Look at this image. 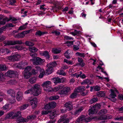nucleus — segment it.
<instances>
[{"label":"nucleus","mask_w":123,"mask_h":123,"mask_svg":"<svg viewBox=\"0 0 123 123\" xmlns=\"http://www.w3.org/2000/svg\"><path fill=\"white\" fill-rule=\"evenodd\" d=\"M41 93V89L40 86L38 84H36L33 87L30 89L28 90L25 92L26 94L31 93L34 96H37Z\"/></svg>","instance_id":"nucleus-1"},{"label":"nucleus","mask_w":123,"mask_h":123,"mask_svg":"<svg viewBox=\"0 0 123 123\" xmlns=\"http://www.w3.org/2000/svg\"><path fill=\"white\" fill-rule=\"evenodd\" d=\"M51 84L50 81H46L43 82L42 85V86L43 87L44 90L46 92H51L52 88L50 86Z\"/></svg>","instance_id":"nucleus-2"},{"label":"nucleus","mask_w":123,"mask_h":123,"mask_svg":"<svg viewBox=\"0 0 123 123\" xmlns=\"http://www.w3.org/2000/svg\"><path fill=\"white\" fill-rule=\"evenodd\" d=\"M101 105L99 104H96L95 105L93 106L91 108V109L89 110V115H91L92 114H93L96 112V110L99 109L100 108Z\"/></svg>","instance_id":"nucleus-3"},{"label":"nucleus","mask_w":123,"mask_h":123,"mask_svg":"<svg viewBox=\"0 0 123 123\" xmlns=\"http://www.w3.org/2000/svg\"><path fill=\"white\" fill-rule=\"evenodd\" d=\"M31 60L33 62V65H35L40 64L44 62V60L38 57L35 58L34 59Z\"/></svg>","instance_id":"nucleus-4"},{"label":"nucleus","mask_w":123,"mask_h":123,"mask_svg":"<svg viewBox=\"0 0 123 123\" xmlns=\"http://www.w3.org/2000/svg\"><path fill=\"white\" fill-rule=\"evenodd\" d=\"M71 90L70 87L66 86L64 87L62 90L59 92V94L60 95H68Z\"/></svg>","instance_id":"nucleus-5"},{"label":"nucleus","mask_w":123,"mask_h":123,"mask_svg":"<svg viewBox=\"0 0 123 123\" xmlns=\"http://www.w3.org/2000/svg\"><path fill=\"white\" fill-rule=\"evenodd\" d=\"M20 57L21 56L20 55L16 54L13 56H10L9 58V59L12 62H15L18 60Z\"/></svg>","instance_id":"nucleus-6"},{"label":"nucleus","mask_w":123,"mask_h":123,"mask_svg":"<svg viewBox=\"0 0 123 123\" xmlns=\"http://www.w3.org/2000/svg\"><path fill=\"white\" fill-rule=\"evenodd\" d=\"M110 90L111 92L110 95V97L111 98V100L112 102H115L116 100V99L115 98V97H116V95L113 89H111Z\"/></svg>","instance_id":"nucleus-7"},{"label":"nucleus","mask_w":123,"mask_h":123,"mask_svg":"<svg viewBox=\"0 0 123 123\" xmlns=\"http://www.w3.org/2000/svg\"><path fill=\"white\" fill-rule=\"evenodd\" d=\"M5 74L6 76L11 78L15 76L16 73L13 71L9 70Z\"/></svg>","instance_id":"nucleus-8"},{"label":"nucleus","mask_w":123,"mask_h":123,"mask_svg":"<svg viewBox=\"0 0 123 123\" xmlns=\"http://www.w3.org/2000/svg\"><path fill=\"white\" fill-rule=\"evenodd\" d=\"M29 32V31H24L21 33L18 34L17 35L15 36L16 38H20L24 37L25 36V35L28 33Z\"/></svg>","instance_id":"nucleus-9"},{"label":"nucleus","mask_w":123,"mask_h":123,"mask_svg":"<svg viewBox=\"0 0 123 123\" xmlns=\"http://www.w3.org/2000/svg\"><path fill=\"white\" fill-rule=\"evenodd\" d=\"M64 106L66 107L69 111L72 110L73 107V104L70 101L66 103L64 105Z\"/></svg>","instance_id":"nucleus-10"},{"label":"nucleus","mask_w":123,"mask_h":123,"mask_svg":"<svg viewBox=\"0 0 123 123\" xmlns=\"http://www.w3.org/2000/svg\"><path fill=\"white\" fill-rule=\"evenodd\" d=\"M30 104L32 106V107L33 108H34L37 106V99L35 97L30 100Z\"/></svg>","instance_id":"nucleus-11"},{"label":"nucleus","mask_w":123,"mask_h":123,"mask_svg":"<svg viewBox=\"0 0 123 123\" xmlns=\"http://www.w3.org/2000/svg\"><path fill=\"white\" fill-rule=\"evenodd\" d=\"M65 80V79L64 78L60 79L59 77L54 78L52 79V81L55 84L61 83V80Z\"/></svg>","instance_id":"nucleus-12"},{"label":"nucleus","mask_w":123,"mask_h":123,"mask_svg":"<svg viewBox=\"0 0 123 123\" xmlns=\"http://www.w3.org/2000/svg\"><path fill=\"white\" fill-rule=\"evenodd\" d=\"M85 116L84 115H82L77 120L75 123H82L85 120Z\"/></svg>","instance_id":"nucleus-13"},{"label":"nucleus","mask_w":123,"mask_h":123,"mask_svg":"<svg viewBox=\"0 0 123 123\" xmlns=\"http://www.w3.org/2000/svg\"><path fill=\"white\" fill-rule=\"evenodd\" d=\"M62 121H63V123H68L69 120L68 118H66L64 116L61 117L58 121V122L60 123Z\"/></svg>","instance_id":"nucleus-14"},{"label":"nucleus","mask_w":123,"mask_h":123,"mask_svg":"<svg viewBox=\"0 0 123 123\" xmlns=\"http://www.w3.org/2000/svg\"><path fill=\"white\" fill-rule=\"evenodd\" d=\"M63 88V86L62 85H59L54 88H52V91L55 92L58 91V93L59 94V92Z\"/></svg>","instance_id":"nucleus-15"},{"label":"nucleus","mask_w":123,"mask_h":123,"mask_svg":"<svg viewBox=\"0 0 123 123\" xmlns=\"http://www.w3.org/2000/svg\"><path fill=\"white\" fill-rule=\"evenodd\" d=\"M23 96V93L21 92H18L16 96V99L18 101H20L22 99Z\"/></svg>","instance_id":"nucleus-16"},{"label":"nucleus","mask_w":123,"mask_h":123,"mask_svg":"<svg viewBox=\"0 0 123 123\" xmlns=\"http://www.w3.org/2000/svg\"><path fill=\"white\" fill-rule=\"evenodd\" d=\"M16 121L17 122L20 123L21 122H26L28 121V120L24 118L21 117L17 118Z\"/></svg>","instance_id":"nucleus-17"},{"label":"nucleus","mask_w":123,"mask_h":123,"mask_svg":"<svg viewBox=\"0 0 123 123\" xmlns=\"http://www.w3.org/2000/svg\"><path fill=\"white\" fill-rule=\"evenodd\" d=\"M71 51L68 50L65 52L64 54V55L66 58L69 59L71 57Z\"/></svg>","instance_id":"nucleus-18"},{"label":"nucleus","mask_w":123,"mask_h":123,"mask_svg":"<svg viewBox=\"0 0 123 123\" xmlns=\"http://www.w3.org/2000/svg\"><path fill=\"white\" fill-rule=\"evenodd\" d=\"M85 89V87L83 86H80L78 87L77 89H76V91L78 93L79 92H83Z\"/></svg>","instance_id":"nucleus-19"},{"label":"nucleus","mask_w":123,"mask_h":123,"mask_svg":"<svg viewBox=\"0 0 123 123\" xmlns=\"http://www.w3.org/2000/svg\"><path fill=\"white\" fill-rule=\"evenodd\" d=\"M56 65V62L54 61V62H51L49 64H48L47 65V66L48 67L52 68H53Z\"/></svg>","instance_id":"nucleus-20"},{"label":"nucleus","mask_w":123,"mask_h":123,"mask_svg":"<svg viewBox=\"0 0 123 123\" xmlns=\"http://www.w3.org/2000/svg\"><path fill=\"white\" fill-rule=\"evenodd\" d=\"M92 83L88 79H86L81 82V85L86 84H92Z\"/></svg>","instance_id":"nucleus-21"},{"label":"nucleus","mask_w":123,"mask_h":123,"mask_svg":"<svg viewBox=\"0 0 123 123\" xmlns=\"http://www.w3.org/2000/svg\"><path fill=\"white\" fill-rule=\"evenodd\" d=\"M7 93L12 97L14 98L15 96V93L12 90H10L7 91Z\"/></svg>","instance_id":"nucleus-22"},{"label":"nucleus","mask_w":123,"mask_h":123,"mask_svg":"<svg viewBox=\"0 0 123 123\" xmlns=\"http://www.w3.org/2000/svg\"><path fill=\"white\" fill-rule=\"evenodd\" d=\"M29 50L31 52L34 53L37 52L38 50V49L35 47H29Z\"/></svg>","instance_id":"nucleus-23"},{"label":"nucleus","mask_w":123,"mask_h":123,"mask_svg":"<svg viewBox=\"0 0 123 123\" xmlns=\"http://www.w3.org/2000/svg\"><path fill=\"white\" fill-rule=\"evenodd\" d=\"M27 64V63L26 62H21L19 63L17 65V66L18 67H22L25 66V65Z\"/></svg>","instance_id":"nucleus-24"},{"label":"nucleus","mask_w":123,"mask_h":123,"mask_svg":"<svg viewBox=\"0 0 123 123\" xmlns=\"http://www.w3.org/2000/svg\"><path fill=\"white\" fill-rule=\"evenodd\" d=\"M59 97V96L57 95L53 96L50 97L49 99L50 100H55L58 99Z\"/></svg>","instance_id":"nucleus-25"},{"label":"nucleus","mask_w":123,"mask_h":123,"mask_svg":"<svg viewBox=\"0 0 123 123\" xmlns=\"http://www.w3.org/2000/svg\"><path fill=\"white\" fill-rule=\"evenodd\" d=\"M41 54L42 55H43L47 58H49V52L47 51H45L42 52Z\"/></svg>","instance_id":"nucleus-26"},{"label":"nucleus","mask_w":123,"mask_h":123,"mask_svg":"<svg viewBox=\"0 0 123 123\" xmlns=\"http://www.w3.org/2000/svg\"><path fill=\"white\" fill-rule=\"evenodd\" d=\"M36 68L37 70L34 69L32 70V72L33 74H36L37 73L38 71L40 70V68L39 67H36Z\"/></svg>","instance_id":"nucleus-27"},{"label":"nucleus","mask_w":123,"mask_h":123,"mask_svg":"<svg viewBox=\"0 0 123 123\" xmlns=\"http://www.w3.org/2000/svg\"><path fill=\"white\" fill-rule=\"evenodd\" d=\"M83 109V108L82 107H81L79 108L74 111V114L75 115L78 114L82 111Z\"/></svg>","instance_id":"nucleus-28"},{"label":"nucleus","mask_w":123,"mask_h":123,"mask_svg":"<svg viewBox=\"0 0 123 123\" xmlns=\"http://www.w3.org/2000/svg\"><path fill=\"white\" fill-rule=\"evenodd\" d=\"M105 93L104 92L100 91L97 93V96L99 97H101L105 96Z\"/></svg>","instance_id":"nucleus-29"},{"label":"nucleus","mask_w":123,"mask_h":123,"mask_svg":"<svg viewBox=\"0 0 123 123\" xmlns=\"http://www.w3.org/2000/svg\"><path fill=\"white\" fill-rule=\"evenodd\" d=\"M46 33V32H42L40 31H38L36 32L35 35L37 36H41Z\"/></svg>","instance_id":"nucleus-30"},{"label":"nucleus","mask_w":123,"mask_h":123,"mask_svg":"<svg viewBox=\"0 0 123 123\" xmlns=\"http://www.w3.org/2000/svg\"><path fill=\"white\" fill-rule=\"evenodd\" d=\"M31 74V73L30 72H24V75L26 79L29 78Z\"/></svg>","instance_id":"nucleus-31"},{"label":"nucleus","mask_w":123,"mask_h":123,"mask_svg":"<svg viewBox=\"0 0 123 123\" xmlns=\"http://www.w3.org/2000/svg\"><path fill=\"white\" fill-rule=\"evenodd\" d=\"M53 68H52L48 67V68L46 70V73L48 74H51L53 72Z\"/></svg>","instance_id":"nucleus-32"},{"label":"nucleus","mask_w":123,"mask_h":123,"mask_svg":"<svg viewBox=\"0 0 123 123\" xmlns=\"http://www.w3.org/2000/svg\"><path fill=\"white\" fill-rule=\"evenodd\" d=\"M4 43L5 45H13V41H6L4 42Z\"/></svg>","instance_id":"nucleus-33"},{"label":"nucleus","mask_w":123,"mask_h":123,"mask_svg":"<svg viewBox=\"0 0 123 123\" xmlns=\"http://www.w3.org/2000/svg\"><path fill=\"white\" fill-rule=\"evenodd\" d=\"M78 93L74 90V92L70 96V97L71 98H73L76 97L77 94Z\"/></svg>","instance_id":"nucleus-34"},{"label":"nucleus","mask_w":123,"mask_h":123,"mask_svg":"<svg viewBox=\"0 0 123 123\" xmlns=\"http://www.w3.org/2000/svg\"><path fill=\"white\" fill-rule=\"evenodd\" d=\"M64 62L66 63L68 65L72 64H73V61L71 60H69L66 59H65L63 60Z\"/></svg>","instance_id":"nucleus-35"},{"label":"nucleus","mask_w":123,"mask_h":123,"mask_svg":"<svg viewBox=\"0 0 123 123\" xmlns=\"http://www.w3.org/2000/svg\"><path fill=\"white\" fill-rule=\"evenodd\" d=\"M36 118V116L35 115H31L28 116L27 117V119L28 121L30 120L34 119Z\"/></svg>","instance_id":"nucleus-36"},{"label":"nucleus","mask_w":123,"mask_h":123,"mask_svg":"<svg viewBox=\"0 0 123 123\" xmlns=\"http://www.w3.org/2000/svg\"><path fill=\"white\" fill-rule=\"evenodd\" d=\"M76 55L78 56H80L84 58L85 55V54L84 53H81L79 52H77L76 53Z\"/></svg>","instance_id":"nucleus-37"},{"label":"nucleus","mask_w":123,"mask_h":123,"mask_svg":"<svg viewBox=\"0 0 123 123\" xmlns=\"http://www.w3.org/2000/svg\"><path fill=\"white\" fill-rule=\"evenodd\" d=\"M0 67L1 71H5L7 69L5 65H0Z\"/></svg>","instance_id":"nucleus-38"},{"label":"nucleus","mask_w":123,"mask_h":123,"mask_svg":"<svg viewBox=\"0 0 123 123\" xmlns=\"http://www.w3.org/2000/svg\"><path fill=\"white\" fill-rule=\"evenodd\" d=\"M107 112V110L105 109H103L101 110L99 112L100 114L101 115H103L105 114Z\"/></svg>","instance_id":"nucleus-39"},{"label":"nucleus","mask_w":123,"mask_h":123,"mask_svg":"<svg viewBox=\"0 0 123 123\" xmlns=\"http://www.w3.org/2000/svg\"><path fill=\"white\" fill-rule=\"evenodd\" d=\"M47 6L44 4L41 5L40 6V9L43 10L44 11L47 8Z\"/></svg>","instance_id":"nucleus-40"},{"label":"nucleus","mask_w":123,"mask_h":123,"mask_svg":"<svg viewBox=\"0 0 123 123\" xmlns=\"http://www.w3.org/2000/svg\"><path fill=\"white\" fill-rule=\"evenodd\" d=\"M22 43L21 41H13V45L16 44H21Z\"/></svg>","instance_id":"nucleus-41"},{"label":"nucleus","mask_w":123,"mask_h":123,"mask_svg":"<svg viewBox=\"0 0 123 123\" xmlns=\"http://www.w3.org/2000/svg\"><path fill=\"white\" fill-rule=\"evenodd\" d=\"M36 79L35 77H33L30 79L29 81L31 84H33L35 82Z\"/></svg>","instance_id":"nucleus-42"},{"label":"nucleus","mask_w":123,"mask_h":123,"mask_svg":"<svg viewBox=\"0 0 123 123\" xmlns=\"http://www.w3.org/2000/svg\"><path fill=\"white\" fill-rule=\"evenodd\" d=\"M25 44L26 45L29 46H33L34 45L33 43L28 41L26 42L25 43Z\"/></svg>","instance_id":"nucleus-43"},{"label":"nucleus","mask_w":123,"mask_h":123,"mask_svg":"<svg viewBox=\"0 0 123 123\" xmlns=\"http://www.w3.org/2000/svg\"><path fill=\"white\" fill-rule=\"evenodd\" d=\"M21 112L19 111H18L16 113H15V115L14 116L13 118H14L15 117L18 118L21 117Z\"/></svg>","instance_id":"nucleus-44"},{"label":"nucleus","mask_w":123,"mask_h":123,"mask_svg":"<svg viewBox=\"0 0 123 123\" xmlns=\"http://www.w3.org/2000/svg\"><path fill=\"white\" fill-rule=\"evenodd\" d=\"M50 108H54L56 106V103H55L52 102L49 103Z\"/></svg>","instance_id":"nucleus-45"},{"label":"nucleus","mask_w":123,"mask_h":123,"mask_svg":"<svg viewBox=\"0 0 123 123\" xmlns=\"http://www.w3.org/2000/svg\"><path fill=\"white\" fill-rule=\"evenodd\" d=\"M98 98L97 97L94 98H92L90 101V102L91 104L93 103L96 102L98 100Z\"/></svg>","instance_id":"nucleus-46"},{"label":"nucleus","mask_w":123,"mask_h":123,"mask_svg":"<svg viewBox=\"0 0 123 123\" xmlns=\"http://www.w3.org/2000/svg\"><path fill=\"white\" fill-rule=\"evenodd\" d=\"M15 48L18 50H20L23 49H24V47L21 45H17L15 46Z\"/></svg>","instance_id":"nucleus-47"},{"label":"nucleus","mask_w":123,"mask_h":123,"mask_svg":"<svg viewBox=\"0 0 123 123\" xmlns=\"http://www.w3.org/2000/svg\"><path fill=\"white\" fill-rule=\"evenodd\" d=\"M70 33L74 36H75L79 34V31H78L76 30H75L74 32H71Z\"/></svg>","instance_id":"nucleus-48"},{"label":"nucleus","mask_w":123,"mask_h":123,"mask_svg":"<svg viewBox=\"0 0 123 123\" xmlns=\"http://www.w3.org/2000/svg\"><path fill=\"white\" fill-rule=\"evenodd\" d=\"M52 52L54 53L57 54L60 52L61 50L57 49H53Z\"/></svg>","instance_id":"nucleus-49"},{"label":"nucleus","mask_w":123,"mask_h":123,"mask_svg":"<svg viewBox=\"0 0 123 123\" xmlns=\"http://www.w3.org/2000/svg\"><path fill=\"white\" fill-rule=\"evenodd\" d=\"M31 69V67L30 66H28L26 68L24 71V72H27V73L30 72L29 71Z\"/></svg>","instance_id":"nucleus-50"},{"label":"nucleus","mask_w":123,"mask_h":123,"mask_svg":"<svg viewBox=\"0 0 123 123\" xmlns=\"http://www.w3.org/2000/svg\"><path fill=\"white\" fill-rule=\"evenodd\" d=\"M29 105L28 104H25L21 106L20 108L21 110H23L26 108Z\"/></svg>","instance_id":"nucleus-51"},{"label":"nucleus","mask_w":123,"mask_h":123,"mask_svg":"<svg viewBox=\"0 0 123 123\" xmlns=\"http://www.w3.org/2000/svg\"><path fill=\"white\" fill-rule=\"evenodd\" d=\"M94 90L96 91H98L100 90V87L98 86H93Z\"/></svg>","instance_id":"nucleus-52"},{"label":"nucleus","mask_w":123,"mask_h":123,"mask_svg":"<svg viewBox=\"0 0 123 123\" xmlns=\"http://www.w3.org/2000/svg\"><path fill=\"white\" fill-rule=\"evenodd\" d=\"M14 114L13 112H11L7 115L6 117V118H8L11 117Z\"/></svg>","instance_id":"nucleus-53"},{"label":"nucleus","mask_w":123,"mask_h":123,"mask_svg":"<svg viewBox=\"0 0 123 123\" xmlns=\"http://www.w3.org/2000/svg\"><path fill=\"white\" fill-rule=\"evenodd\" d=\"M114 119L115 120H123V117H119L117 116V117L114 118Z\"/></svg>","instance_id":"nucleus-54"},{"label":"nucleus","mask_w":123,"mask_h":123,"mask_svg":"<svg viewBox=\"0 0 123 123\" xmlns=\"http://www.w3.org/2000/svg\"><path fill=\"white\" fill-rule=\"evenodd\" d=\"M50 111H43L42 112V115H46L50 112Z\"/></svg>","instance_id":"nucleus-55"},{"label":"nucleus","mask_w":123,"mask_h":123,"mask_svg":"<svg viewBox=\"0 0 123 123\" xmlns=\"http://www.w3.org/2000/svg\"><path fill=\"white\" fill-rule=\"evenodd\" d=\"M10 20V18H7V17H6L4 18L3 19V20L2 21V23H3V22H4L5 23V24L6 23V21H8Z\"/></svg>","instance_id":"nucleus-56"},{"label":"nucleus","mask_w":123,"mask_h":123,"mask_svg":"<svg viewBox=\"0 0 123 123\" xmlns=\"http://www.w3.org/2000/svg\"><path fill=\"white\" fill-rule=\"evenodd\" d=\"M67 44V45L68 47L70 46L71 45H73V41H68L66 43Z\"/></svg>","instance_id":"nucleus-57"},{"label":"nucleus","mask_w":123,"mask_h":123,"mask_svg":"<svg viewBox=\"0 0 123 123\" xmlns=\"http://www.w3.org/2000/svg\"><path fill=\"white\" fill-rule=\"evenodd\" d=\"M44 108L45 109H50L51 108L49 103L45 105L44 107Z\"/></svg>","instance_id":"nucleus-58"},{"label":"nucleus","mask_w":123,"mask_h":123,"mask_svg":"<svg viewBox=\"0 0 123 123\" xmlns=\"http://www.w3.org/2000/svg\"><path fill=\"white\" fill-rule=\"evenodd\" d=\"M73 47V49L74 51H76L79 49V46L76 45H74Z\"/></svg>","instance_id":"nucleus-59"},{"label":"nucleus","mask_w":123,"mask_h":123,"mask_svg":"<svg viewBox=\"0 0 123 123\" xmlns=\"http://www.w3.org/2000/svg\"><path fill=\"white\" fill-rule=\"evenodd\" d=\"M45 74V72L44 71V70H43V71H42V72L40 74V75L39 76V77L40 78H42L43 76V75Z\"/></svg>","instance_id":"nucleus-60"},{"label":"nucleus","mask_w":123,"mask_h":123,"mask_svg":"<svg viewBox=\"0 0 123 123\" xmlns=\"http://www.w3.org/2000/svg\"><path fill=\"white\" fill-rule=\"evenodd\" d=\"M69 68V67L68 66L66 65H63L62 67V69L63 70H65L66 69L68 68Z\"/></svg>","instance_id":"nucleus-61"},{"label":"nucleus","mask_w":123,"mask_h":123,"mask_svg":"<svg viewBox=\"0 0 123 123\" xmlns=\"http://www.w3.org/2000/svg\"><path fill=\"white\" fill-rule=\"evenodd\" d=\"M59 74L60 75L64 76L66 75V73L64 71H61L59 73Z\"/></svg>","instance_id":"nucleus-62"},{"label":"nucleus","mask_w":123,"mask_h":123,"mask_svg":"<svg viewBox=\"0 0 123 123\" xmlns=\"http://www.w3.org/2000/svg\"><path fill=\"white\" fill-rule=\"evenodd\" d=\"M64 38L66 40H73V39L72 37H69L65 36H64Z\"/></svg>","instance_id":"nucleus-63"},{"label":"nucleus","mask_w":123,"mask_h":123,"mask_svg":"<svg viewBox=\"0 0 123 123\" xmlns=\"http://www.w3.org/2000/svg\"><path fill=\"white\" fill-rule=\"evenodd\" d=\"M56 112L55 111H53L51 112L50 116H53L54 117H55L56 116Z\"/></svg>","instance_id":"nucleus-64"}]
</instances>
